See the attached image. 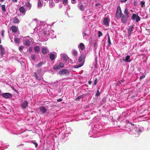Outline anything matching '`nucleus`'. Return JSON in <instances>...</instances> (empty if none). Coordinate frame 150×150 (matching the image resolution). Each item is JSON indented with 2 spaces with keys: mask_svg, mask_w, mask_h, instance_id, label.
<instances>
[{
  "mask_svg": "<svg viewBox=\"0 0 150 150\" xmlns=\"http://www.w3.org/2000/svg\"><path fill=\"white\" fill-rule=\"evenodd\" d=\"M124 13V14L122 13L121 18L122 22L124 23H126L127 21L129 18V13L127 8L125 9Z\"/></svg>",
  "mask_w": 150,
  "mask_h": 150,
  "instance_id": "f257e3e1",
  "label": "nucleus"
},
{
  "mask_svg": "<svg viewBox=\"0 0 150 150\" xmlns=\"http://www.w3.org/2000/svg\"><path fill=\"white\" fill-rule=\"evenodd\" d=\"M59 74L60 75H65L67 76L69 74V72L67 69H64L60 71Z\"/></svg>",
  "mask_w": 150,
  "mask_h": 150,
  "instance_id": "f03ea898",
  "label": "nucleus"
},
{
  "mask_svg": "<svg viewBox=\"0 0 150 150\" xmlns=\"http://www.w3.org/2000/svg\"><path fill=\"white\" fill-rule=\"evenodd\" d=\"M2 96L6 98H10L12 97L11 94L9 93H5L2 94Z\"/></svg>",
  "mask_w": 150,
  "mask_h": 150,
  "instance_id": "7ed1b4c3",
  "label": "nucleus"
},
{
  "mask_svg": "<svg viewBox=\"0 0 150 150\" xmlns=\"http://www.w3.org/2000/svg\"><path fill=\"white\" fill-rule=\"evenodd\" d=\"M103 22L105 25L107 26H108L109 25L108 18V17H105L104 18Z\"/></svg>",
  "mask_w": 150,
  "mask_h": 150,
  "instance_id": "20e7f679",
  "label": "nucleus"
},
{
  "mask_svg": "<svg viewBox=\"0 0 150 150\" xmlns=\"http://www.w3.org/2000/svg\"><path fill=\"white\" fill-rule=\"evenodd\" d=\"M28 102L26 100L24 101L22 104L21 107L23 109L25 108L26 107L28 106Z\"/></svg>",
  "mask_w": 150,
  "mask_h": 150,
  "instance_id": "39448f33",
  "label": "nucleus"
},
{
  "mask_svg": "<svg viewBox=\"0 0 150 150\" xmlns=\"http://www.w3.org/2000/svg\"><path fill=\"white\" fill-rule=\"evenodd\" d=\"M85 57L86 56L85 55L83 54H81L79 57L78 59V61L79 62L81 63L83 59H85Z\"/></svg>",
  "mask_w": 150,
  "mask_h": 150,
  "instance_id": "423d86ee",
  "label": "nucleus"
},
{
  "mask_svg": "<svg viewBox=\"0 0 150 150\" xmlns=\"http://www.w3.org/2000/svg\"><path fill=\"white\" fill-rule=\"evenodd\" d=\"M123 60L125 62H131V60L130 59V57L129 55H127L125 59H123Z\"/></svg>",
  "mask_w": 150,
  "mask_h": 150,
  "instance_id": "0eeeda50",
  "label": "nucleus"
},
{
  "mask_svg": "<svg viewBox=\"0 0 150 150\" xmlns=\"http://www.w3.org/2000/svg\"><path fill=\"white\" fill-rule=\"evenodd\" d=\"M133 28L134 26L132 25L129 27V29L127 30V32L129 35L130 36L132 34V32L133 31L132 29Z\"/></svg>",
  "mask_w": 150,
  "mask_h": 150,
  "instance_id": "6e6552de",
  "label": "nucleus"
},
{
  "mask_svg": "<svg viewBox=\"0 0 150 150\" xmlns=\"http://www.w3.org/2000/svg\"><path fill=\"white\" fill-rule=\"evenodd\" d=\"M42 52L43 54H44L49 52L48 49L45 47H43L42 49Z\"/></svg>",
  "mask_w": 150,
  "mask_h": 150,
  "instance_id": "1a4fd4ad",
  "label": "nucleus"
},
{
  "mask_svg": "<svg viewBox=\"0 0 150 150\" xmlns=\"http://www.w3.org/2000/svg\"><path fill=\"white\" fill-rule=\"evenodd\" d=\"M122 12L116 11V17L117 19H119L121 17L122 15Z\"/></svg>",
  "mask_w": 150,
  "mask_h": 150,
  "instance_id": "9d476101",
  "label": "nucleus"
},
{
  "mask_svg": "<svg viewBox=\"0 0 150 150\" xmlns=\"http://www.w3.org/2000/svg\"><path fill=\"white\" fill-rule=\"evenodd\" d=\"M40 111L42 112L43 114L47 112V110L44 107H41L40 108Z\"/></svg>",
  "mask_w": 150,
  "mask_h": 150,
  "instance_id": "9b49d317",
  "label": "nucleus"
},
{
  "mask_svg": "<svg viewBox=\"0 0 150 150\" xmlns=\"http://www.w3.org/2000/svg\"><path fill=\"white\" fill-rule=\"evenodd\" d=\"M79 48L81 50H83L85 48V45L83 43H80L79 45Z\"/></svg>",
  "mask_w": 150,
  "mask_h": 150,
  "instance_id": "f8f14e48",
  "label": "nucleus"
},
{
  "mask_svg": "<svg viewBox=\"0 0 150 150\" xmlns=\"http://www.w3.org/2000/svg\"><path fill=\"white\" fill-rule=\"evenodd\" d=\"M11 29L12 31L14 33H16L17 31V28L16 26H13L11 28Z\"/></svg>",
  "mask_w": 150,
  "mask_h": 150,
  "instance_id": "ddd939ff",
  "label": "nucleus"
},
{
  "mask_svg": "<svg viewBox=\"0 0 150 150\" xmlns=\"http://www.w3.org/2000/svg\"><path fill=\"white\" fill-rule=\"evenodd\" d=\"M19 21L18 18L16 17H15L13 20V23H19Z\"/></svg>",
  "mask_w": 150,
  "mask_h": 150,
  "instance_id": "4468645a",
  "label": "nucleus"
},
{
  "mask_svg": "<svg viewBox=\"0 0 150 150\" xmlns=\"http://www.w3.org/2000/svg\"><path fill=\"white\" fill-rule=\"evenodd\" d=\"M49 57L51 60L53 61L55 59V55L54 54L51 53L49 55Z\"/></svg>",
  "mask_w": 150,
  "mask_h": 150,
  "instance_id": "2eb2a0df",
  "label": "nucleus"
},
{
  "mask_svg": "<svg viewBox=\"0 0 150 150\" xmlns=\"http://www.w3.org/2000/svg\"><path fill=\"white\" fill-rule=\"evenodd\" d=\"M35 51L38 53L40 51V49L39 46H36L34 48Z\"/></svg>",
  "mask_w": 150,
  "mask_h": 150,
  "instance_id": "dca6fc26",
  "label": "nucleus"
},
{
  "mask_svg": "<svg viewBox=\"0 0 150 150\" xmlns=\"http://www.w3.org/2000/svg\"><path fill=\"white\" fill-rule=\"evenodd\" d=\"M20 12L22 13H23L25 12V9L23 6L20 7L19 8Z\"/></svg>",
  "mask_w": 150,
  "mask_h": 150,
  "instance_id": "f3484780",
  "label": "nucleus"
},
{
  "mask_svg": "<svg viewBox=\"0 0 150 150\" xmlns=\"http://www.w3.org/2000/svg\"><path fill=\"white\" fill-rule=\"evenodd\" d=\"M1 54L2 56L4 54H5V51L4 49H2L0 50Z\"/></svg>",
  "mask_w": 150,
  "mask_h": 150,
  "instance_id": "a211bd4d",
  "label": "nucleus"
},
{
  "mask_svg": "<svg viewBox=\"0 0 150 150\" xmlns=\"http://www.w3.org/2000/svg\"><path fill=\"white\" fill-rule=\"evenodd\" d=\"M25 43L26 46H28L30 44V42L29 40H25Z\"/></svg>",
  "mask_w": 150,
  "mask_h": 150,
  "instance_id": "6ab92c4d",
  "label": "nucleus"
},
{
  "mask_svg": "<svg viewBox=\"0 0 150 150\" xmlns=\"http://www.w3.org/2000/svg\"><path fill=\"white\" fill-rule=\"evenodd\" d=\"M83 97V95H81L77 97L75 99L76 100H79L81 99Z\"/></svg>",
  "mask_w": 150,
  "mask_h": 150,
  "instance_id": "aec40b11",
  "label": "nucleus"
},
{
  "mask_svg": "<svg viewBox=\"0 0 150 150\" xmlns=\"http://www.w3.org/2000/svg\"><path fill=\"white\" fill-rule=\"evenodd\" d=\"M25 5L29 9H30L31 7V5L29 2L26 3Z\"/></svg>",
  "mask_w": 150,
  "mask_h": 150,
  "instance_id": "412c9836",
  "label": "nucleus"
},
{
  "mask_svg": "<svg viewBox=\"0 0 150 150\" xmlns=\"http://www.w3.org/2000/svg\"><path fill=\"white\" fill-rule=\"evenodd\" d=\"M60 67L59 64H55L54 67L53 68L54 69H60Z\"/></svg>",
  "mask_w": 150,
  "mask_h": 150,
  "instance_id": "4be33fe9",
  "label": "nucleus"
},
{
  "mask_svg": "<svg viewBox=\"0 0 150 150\" xmlns=\"http://www.w3.org/2000/svg\"><path fill=\"white\" fill-rule=\"evenodd\" d=\"M108 44L109 45V46H110V45L111 44V43L110 40V36L108 34Z\"/></svg>",
  "mask_w": 150,
  "mask_h": 150,
  "instance_id": "5701e85b",
  "label": "nucleus"
},
{
  "mask_svg": "<svg viewBox=\"0 0 150 150\" xmlns=\"http://www.w3.org/2000/svg\"><path fill=\"white\" fill-rule=\"evenodd\" d=\"M1 9L4 12L6 11V10L5 8V5H3L1 6Z\"/></svg>",
  "mask_w": 150,
  "mask_h": 150,
  "instance_id": "b1692460",
  "label": "nucleus"
},
{
  "mask_svg": "<svg viewBox=\"0 0 150 150\" xmlns=\"http://www.w3.org/2000/svg\"><path fill=\"white\" fill-rule=\"evenodd\" d=\"M137 15L135 14H133L132 16L131 19L132 20H134L136 19Z\"/></svg>",
  "mask_w": 150,
  "mask_h": 150,
  "instance_id": "393cba45",
  "label": "nucleus"
},
{
  "mask_svg": "<svg viewBox=\"0 0 150 150\" xmlns=\"http://www.w3.org/2000/svg\"><path fill=\"white\" fill-rule=\"evenodd\" d=\"M63 58L64 60H67L69 59V57L66 55H63Z\"/></svg>",
  "mask_w": 150,
  "mask_h": 150,
  "instance_id": "a878e982",
  "label": "nucleus"
},
{
  "mask_svg": "<svg viewBox=\"0 0 150 150\" xmlns=\"http://www.w3.org/2000/svg\"><path fill=\"white\" fill-rule=\"evenodd\" d=\"M14 41L15 42L17 43H18L20 42L19 39L17 38H14Z\"/></svg>",
  "mask_w": 150,
  "mask_h": 150,
  "instance_id": "bb28decb",
  "label": "nucleus"
},
{
  "mask_svg": "<svg viewBox=\"0 0 150 150\" xmlns=\"http://www.w3.org/2000/svg\"><path fill=\"white\" fill-rule=\"evenodd\" d=\"M79 8L80 10L81 11H83L84 10V7L82 5L80 6L79 7Z\"/></svg>",
  "mask_w": 150,
  "mask_h": 150,
  "instance_id": "cd10ccee",
  "label": "nucleus"
},
{
  "mask_svg": "<svg viewBox=\"0 0 150 150\" xmlns=\"http://www.w3.org/2000/svg\"><path fill=\"white\" fill-rule=\"evenodd\" d=\"M135 19L137 22H138L140 20V17L137 15Z\"/></svg>",
  "mask_w": 150,
  "mask_h": 150,
  "instance_id": "c85d7f7f",
  "label": "nucleus"
},
{
  "mask_svg": "<svg viewBox=\"0 0 150 150\" xmlns=\"http://www.w3.org/2000/svg\"><path fill=\"white\" fill-rule=\"evenodd\" d=\"M72 53L75 56H76L77 55V52L75 50H73L72 52Z\"/></svg>",
  "mask_w": 150,
  "mask_h": 150,
  "instance_id": "c756f323",
  "label": "nucleus"
},
{
  "mask_svg": "<svg viewBox=\"0 0 150 150\" xmlns=\"http://www.w3.org/2000/svg\"><path fill=\"white\" fill-rule=\"evenodd\" d=\"M43 62H40L37 65L36 67H39L42 64H43Z\"/></svg>",
  "mask_w": 150,
  "mask_h": 150,
  "instance_id": "7c9ffc66",
  "label": "nucleus"
},
{
  "mask_svg": "<svg viewBox=\"0 0 150 150\" xmlns=\"http://www.w3.org/2000/svg\"><path fill=\"white\" fill-rule=\"evenodd\" d=\"M42 4L41 2L40 1V0H38V6L41 7L42 6Z\"/></svg>",
  "mask_w": 150,
  "mask_h": 150,
  "instance_id": "2f4dec72",
  "label": "nucleus"
},
{
  "mask_svg": "<svg viewBox=\"0 0 150 150\" xmlns=\"http://www.w3.org/2000/svg\"><path fill=\"white\" fill-rule=\"evenodd\" d=\"M59 65L61 68H63L64 66V65L63 63L62 62H60L59 63Z\"/></svg>",
  "mask_w": 150,
  "mask_h": 150,
  "instance_id": "473e14b6",
  "label": "nucleus"
},
{
  "mask_svg": "<svg viewBox=\"0 0 150 150\" xmlns=\"http://www.w3.org/2000/svg\"><path fill=\"white\" fill-rule=\"evenodd\" d=\"M68 0H63V3L64 5H66L67 4Z\"/></svg>",
  "mask_w": 150,
  "mask_h": 150,
  "instance_id": "72a5a7b5",
  "label": "nucleus"
},
{
  "mask_svg": "<svg viewBox=\"0 0 150 150\" xmlns=\"http://www.w3.org/2000/svg\"><path fill=\"white\" fill-rule=\"evenodd\" d=\"M103 34L102 32L100 31H99L98 32V36L99 37L102 36Z\"/></svg>",
  "mask_w": 150,
  "mask_h": 150,
  "instance_id": "f704fd0d",
  "label": "nucleus"
},
{
  "mask_svg": "<svg viewBox=\"0 0 150 150\" xmlns=\"http://www.w3.org/2000/svg\"><path fill=\"white\" fill-rule=\"evenodd\" d=\"M100 93L99 91V90L98 89L96 93V96H98L100 95Z\"/></svg>",
  "mask_w": 150,
  "mask_h": 150,
  "instance_id": "c9c22d12",
  "label": "nucleus"
},
{
  "mask_svg": "<svg viewBox=\"0 0 150 150\" xmlns=\"http://www.w3.org/2000/svg\"><path fill=\"white\" fill-rule=\"evenodd\" d=\"M33 76L35 77L37 79H38V76L37 75V73L36 72H34V74H33Z\"/></svg>",
  "mask_w": 150,
  "mask_h": 150,
  "instance_id": "e433bc0d",
  "label": "nucleus"
},
{
  "mask_svg": "<svg viewBox=\"0 0 150 150\" xmlns=\"http://www.w3.org/2000/svg\"><path fill=\"white\" fill-rule=\"evenodd\" d=\"M97 78H96L95 80H94V85H96L97 83Z\"/></svg>",
  "mask_w": 150,
  "mask_h": 150,
  "instance_id": "4c0bfd02",
  "label": "nucleus"
},
{
  "mask_svg": "<svg viewBox=\"0 0 150 150\" xmlns=\"http://www.w3.org/2000/svg\"><path fill=\"white\" fill-rule=\"evenodd\" d=\"M118 11V12L122 11L120 7V6H118L117 8V9L116 11Z\"/></svg>",
  "mask_w": 150,
  "mask_h": 150,
  "instance_id": "58836bf2",
  "label": "nucleus"
},
{
  "mask_svg": "<svg viewBox=\"0 0 150 150\" xmlns=\"http://www.w3.org/2000/svg\"><path fill=\"white\" fill-rule=\"evenodd\" d=\"M145 4V2L143 1H141L140 3V4L142 7H143L144 5Z\"/></svg>",
  "mask_w": 150,
  "mask_h": 150,
  "instance_id": "ea45409f",
  "label": "nucleus"
},
{
  "mask_svg": "<svg viewBox=\"0 0 150 150\" xmlns=\"http://www.w3.org/2000/svg\"><path fill=\"white\" fill-rule=\"evenodd\" d=\"M84 62H83L82 63L79 64V67H80L83 65L84 64Z\"/></svg>",
  "mask_w": 150,
  "mask_h": 150,
  "instance_id": "a19ab883",
  "label": "nucleus"
},
{
  "mask_svg": "<svg viewBox=\"0 0 150 150\" xmlns=\"http://www.w3.org/2000/svg\"><path fill=\"white\" fill-rule=\"evenodd\" d=\"M23 48V46H20L19 47V50L20 51H21Z\"/></svg>",
  "mask_w": 150,
  "mask_h": 150,
  "instance_id": "79ce46f5",
  "label": "nucleus"
},
{
  "mask_svg": "<svg viewBox=\"0 0 150 150\" xmlns=\"http://www.w3.org/2000/svg\"><path fill=\"white\" fill-rule=\"evenodd\" d=\"M35 55H33L31 56V58L32 59L35 60Z\"/></svg>",
  "mask_w": 150,
  "mask_h": 150,
  "instance_id": "37998d69",
  "label": "nucleus"
},
{
  "mask_svg": "<svg viewBox=\"0 0 150 150\" xmlns=\"http://www.w3.org/2000/svg\"><path fill=\"white\" fill-rule=\"evenodd\" d=\"M4 30H2L1 31V35L2 36V37H4Z\"/></svg>",
  "mask_w": 150,
  "mask_h": 150,
  "instance_id": "c03bdc74",
  "label": "nucleus"
},
{
  "mask_svg": "<svg viewBox=\"0 0 150 150\" xmlns=\"http://www.w3.org/2000/svg\"><path fill=\"white\" fill-rule=\"evenodd\" d=\"M145 77V76L144 75H142L140 77V79H141L144 78Z\"/></svg>",
  "mask_w": 150,
  "mask_h": 150,
  "instance_id": "a18cd8bd",
  "label": "nucleus"
},
{
  "mask_svg": "<svg viewBox=\"0 0 150 150\" xmlns=\"http://www.w3.org/2000/svg\"><path fill=\"white\" fill-rule=\"evenodd\" d=\"M41 69H39L37 71V72L38 74H40L41 72Z\"/></svg>",
  "mask_w": 150,
  "mask_h": 150,
  "instance_id": "49530a36",
  "label": "nucleus"
},
{
  "mask_svg": "<svg viewBox=\"0 0 150 150\" xmlns=\"http://www.w3.org/2000/svg\"><path fill=\"white\" fill-rule=\"evenodd\" d=\"M33 143L35 145V147H37L38 146V144L37 143L35 142H34Z\"/></svg>",
  "mask_w": 150,
  "mask_h": 150,
  "instance_id": "de8ad7c7",
  "label": "nucleus"
},
{
  "mask_svg": "<svg viewBox=\"0 0 150 150\" xmlns=\"http://www.w3.org/2000/svg\"><path fill=\"white\" fill-rule=\"evenodd\" d=\"M134 6H137V2L136 1H134Z\"/></svg>",
  "mask_w": 150,
  "mask_h": 150,
  "instance_id": "09e8293b",
  "label": "nucleus"
},
{
  "mask_svg": "<svg viewBox=\"0 0 150 150\" xmlns=\"http://www.w3.org/2000/svg\"><path fill=\"white\" fill-rule=\"evenodd\" d=\"M74 67L76 68H79V65H75Z\"/></svg>",
  "mask_w": 150,
  "mask_h": 150,
  "instance_id": "8fccbe9b",
  "label": "nucleus"
},
{
  "mask_svg": "<svg viewBox=\"0 0 150 150\" xmlns=\"http://www.w3.org/2000/svg\"><path fill=\"white\" fill-rule=\"evenodd\" d=\"M62 99L61 98L59 99H58L57 100V101L58 102H61V101H62Z\"/></svg>",
  "mask_w": 150,
  "mask_h": 150,
  "instance_id": "3c124183",
  "label": "nucleus"
},
{
  "mask_svg": "<svg viewBox=\"0 0 150 150\" xmlns=\"http://www.w3.org/2000/svg\"><path fill=\"white\" fill-rule=\"evenodd\" d=\"M73 1V2H72V3L73 4H75L76 3V1H75V0H71Z\"/></svg>",
  "mask_w": 150,
  "mask_h": 150,
  "instance_id": "603ef678",
  "label": "nucleus"
},
{
  "mask_svg": "<svg viewBox=\"0 0 150 150\" xmlns=\"http://www.w3.org/2000/svg\"><path fill=\"white\" fill-rule=\"evenodd\" d=\"M0 50L4 49L3 48V46H2V45H0Z\"/></svg>",
  "mask_w": 150,
  "mask_h": 150,
  "instance_id": "864d4df0",
  "label": "nucleus"
},
{
  "mask_svg": "<svg viewBox=\"0 0 150 150\" xmlns=\"http://www.w3.org/2000/svg\"><path fill=\"white\" fill-rule=\"evenodd\" d=\"M127 0H121V2H125Z\"/></svg>",
  "mask_w": 150,
  "mask_h": 150,
  "instance_id": "5fc2aeb1",
  "label": "nucleus"
},
{
  "mask_svg": "<svg viewBox=\"0 0 150 150\" xmlns=\"http://www.w3.org/2000/svg\"><path fill=\"white\" fill-rule=\"evenodd\" d=\"M92 83V81H88V83L89 85H91Z\"/></svg>",
  "mask_w": 150,
  "mask_h": 150,
  "instance_id": "6e6d98bb",
  "label": "nucleus"
},
{
  "mask_svg": "<svg viewBox=\"0 0 150 150\" xmlns=\"http://www.w3.org/2000/svg\"><path fill=\"white\" fill-rule=\"evenodd\" d=\"M18 0H12V2H16Z\"/></svg>",
  "mask_w": 150,
  "mask_h": 150,
  "instance_id": "4d7b16f0",
  "label": "nucleus"
},
{
  "mask_svg": "<svg viewBox=\"0 0 150 150\" xmlns=\"http://www.w3.org/2000/svg\"><path fill=\"white\" fill-rule=\"evenodd\" d=\"M100 5V4L99 3H96V4H95V5L97 6H99Z\"/></svg>",
  "mask_w": 150,
  "mask_h": 150,
  "instance_id": "13d9d810",
  "label": "nucleus"
},
{
  "mask_svg": "<svg viewBox=\"0 0 150 150\" xmlns=\"http://www.w3.org/2000/svg\"><path fill=\"white\" fill-rule=\"evenodd\" d=\"M83 35L84 36H86L87 35L85 33H84Z\"/></svg>",
  "mask_w": 150,
  "mask_h": 150,
  "instance_id": "bf43d9fd",
  "label": "nucleus"
},
{
  "mask_svg": "<svg viewBox=\"0 0 150 150\" xmlns=\"http://www.w3.org/2000/svg\"><path fill=\"white\" fill-rule=\"evenodd\" d=\"M1 40H0V44L1 43Z\"/></svg>",
  "mask_w": 150,
  "mask_h": 150,
  "instance_id": "052dcab7",
  "label": "nucleus"
},
{
  "mask_svg": "<svg viewBox=\"0 0 150 150\" xmlns=\"http://www.w3.org/2000/svg\"><path fill=\"white\" fill-rule=\"evenodd\" d=\"M1 90H0V93H1Z\"/></svg>",
  "mask_w": 150,
  "mask_h": 150,
  "instance_id": "680f3d73",
  "label": "nucleus"
},
{
  "mask_svg": "<svg viewBox=\"0 0 150 150\" xmlns=\"http://www.w3.org/2000/svg\"><path fill=\"white\" fill-rule=\"evenodd\" d=\"M122 81V82H123V81Z\"/></svg>",
  "mask_w": 150,
  "mask_h": 150,
  "instance_id": "e2e57ef3",
  "label": "nucleus"
}]
</instances>
